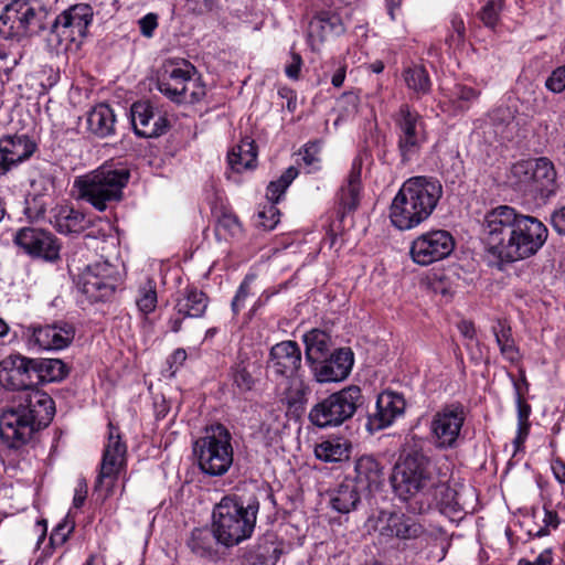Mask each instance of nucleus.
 Wrapping results in <instances>:
<instances>
[{
	"mask_svg": "<svg viewBox=\"0 0 565 565\" xmlns=\"http://www.w3.org/2000/svg\"><path fill=\"white\" fill-rule=\"evenodd\" d=\"M482 227L488 252L507 263L535 255L548 235L547 227L539 218L510 205H499L488 211Z\"/></svg>",
	"mask_w": 565,
	"mask_h": 565,
	"instance_id": "1",
	"label": "nucleus"
},
{
	"mask_svg": "<svg viewBox=\"0 0 565 565\" xmlns=\"http://www.w3.org/2000/svg\"><path fill=\"white\" fill-rule=\"evenodd\" d=\"M55 413L52 397L40 390L28 392L22 402L0 416V439L9 449L25 446L40 429L46 427Z\"/></svg>",
	"mask_w": 565,
	"mask_h": 565,
	"instance_id": "2",
	"label": "nucleus"
},
{
	"mask_svg": "<svg viewBox=\"0 0 565 565\" xmlns=\"http://www.w3.org/2000/svg\"><path fill=\"white\" fill-rule=\"evenodd\" d=\"M441 194L437 180L427 177L406 180L390 206L392 225L399 231L415 228L430 216Z\"/></svg>",
	"mask_w": 565,
	"mask_h": 565,
	"instance_id": "3",
	"label": "nucleus"
},
{
	"mask_svg": "<svg viewBox=\"0 0 565 565\" xmlns=\"http://www.w3.org/2000/svg\"><path fill=\"white\" fill-rule=\"evenodd\" d=\"M258 509L256 499L245 505L239 498L224 497L213 510L212 529L216 542L230 547L250 537Z\"/></svg>",
	"mask_w": 565,
	"mask_h": 565,
	"instance_id": "4",
	"label": "nucleus"
},
{
	"mask_svg": "<svg viewBox=\"0 0 565 565\" xmlns=\"http://www.w3.org/2000/svg\"><path fill=\"white\" fill-rule=\"evenodd\" d=\"M128 180L129 171L125 168L100 167L76 177L73 188L78 200L85 201L97 211L103 212L109 204L121 200L122 190Z\"/></svg>",
	"mask_w": 565,
	"mask_h": 565,
	"instance_id": "5",
	"label": "nucleus"
},
{
	"mask_svg": "<svg viewBox=\"0 0 565 565\" xmlns=\"http://www.w3.org/2000/svg\"><path fill=\"white\" fill-rule=\"evenodd\" d=\"M391 483L395 494L403 501L416 495L426 497L436 484L430 458L422 449L409 450L394 466Z\"/></svg>",
	"mask_w": 565,
	"mask_h": 565,
	"instance_id": "6",
	"label": "nucleus"
},
{
	"mask_svg": "<svg viewBox=\"0 0 565 565\" xmlns=\"http://www.w3.org/2000/svg\"><path fill=\"white\" fill-rule=\"evenodd\" d=\"M158 89L178 104H194L206 94L195 67L185 60L167 61L158 78Z\"/></svg>",
	"mask_w": 565,
	"mask_h": 565,
	"instance_id": "7",
	"label": "nucleus"
},
{
	"mask_svg": "<svg viewBox=\"0 0 565 565\" xmlns=\"http://www.w3.org/2000/svg\"><path fill=\"white\" fill-rule=\"evenodd\" d=\"M199 468L205 475H225L233 465L234 449L228 429L218 424L209 427L205 435L193 445Z\"/></svg>",
	"mask_w": 565,
	"mask_h": 565,
	"instance_id": "8",
	"label": "nucleus"
},
{
	"mask_svg": "<svg viewBox=\"0 0 565 565\" xmlns=\"http://www.w3.org/2000/svg\"><path fill=\"white\" fill-rule=\"evenodd\" d=\"M556 171L552 161L541 157L514 163L508 174L510 186L531 199L548 198L554 193Z\"/></svg>",
	"mask_w": 565,
	"mask_h": 565,
	"instance_id": "9",
	"label": "nucleus"
},
{
	"mask_svg": "<svg viewBox=\"0 0 565 565\" xmlns=\"http://www.w3.org/2000/svg\"><path fill=\"white\" fill-rule=\"evenodd\" d=\"M93 9L89 4L78 3L60 13L49 35L50 45L56 52L77 51L87 35L93 21Z\"/></svg>",
	"mask_w": 565,
	"mask_h": 565,
	"instance_id": "10",
	"label": "nucleus"
},
{
	"mask_svg": "<svg viewBox=\"0 0 565 565\" xmlns=\"http://www.w3.org/2000/svg\"><path fill=\"white\" fill-rule=\"evenodd\" d=\"M301 366V350L295 341H282L275 344L269 352L268 369L277 376L289 379L288 402H300L309 387L297 376Z\"/></svg>",
	"mask_w": 565,
	"mask_h": 565,
	"instance_id": "11",
	"label": "nucleus"
},
{
	"mask_svg": "<svg viewBox=\"0 0 565 565\" xmlns=\"http://www.w3.org/2000/svg\"><path fill=\"white\" fill-rule=\"evenodd\" d=\"M361 402L360 387L350 385L315 405L309 418L318 427L339 426L354 415Z\"/></svg>",
	"mask_w": 565,
	"mask_h": 565,
	"instance_id": "12",
	"label": "nucleus"
},
{
	"mask_svg": "<svg viewBox=\"0 0 565 565\" xmlns=\"http://www.w3.org/2000/svg\"><path fill=\"white\" fill-rule=\"evenodd\" d=\"M465 422L466 409L459 403L449 404L438 409L429 423V436L434 447L438 450L457 448Z\"/></svg>",
	"mask_w": 565,
	"mask_h": 565,
	"instance_id": "13",
	"label": "nucleus"
},
{
	"mask_svg": "<svg viewBox=\"0 0 565 565\" xmlns=\"http://www.w3.org/2000/svg\"><path fill=\"white\" fill-rule=\"evenodd\" d=\"M397 148L403 162L414 159L427 141L426 126L422 116L403 104L395 117Z\"/></svg>",
	"mask_w": 565,
	"mask_h": 565,
	"instance_id": "14",
	"label": "nucleus"
},
{
	"mask_svg": "<svg viewBox=\"0 0 565 565\" xmlns=\"http://www.w3.org/2000/svg\"><path fill=\"white\" fill-rule=\"evenodd\" d=\"M43 11L26 0H13L0 14V36L21 39L42 28Z\"/></svg>",
	"mask_w": 565,
	"mask_h": 565,
	"instance_id": "15",
	"label": "nucleus"
},
{
	"mask_svg": "<svg viewBox=\"0 0 565 565\" xmlns=\"http://www.w3.org/2000/svg\"><path fill=\"white\" fill-rule=\"evenodd\" d=\"M120 281L117 267L108 262L87 265L78 275L77 288L90 302L111 297Z\"/></svg>",
	"mask_w": 565,
	"mask_h": 565,
	"instance_id": "16",
	"label": "nucleus"
},
{
	"mask_svg": "<svg viewBox=\"0 0 565 565\" xmlns=\"http://www.w3.org/2000/svg\"><path fill=\"white\" fill-rule=\"evenodd\" d=\"M455 249V238L445 230H431L418 235L409 247L412 260L428 266L447 258Z\"/></svg>",
	"mask_w": 565,
	"mask_h": 565,
	"instance_id": "17",
	"label": "nucleus"
},
{
	"mask_svg": "<svg viewBox=\"0 0 565 565\" xmlns=\"http://www.w3.org/2000/svg\"><path fill=\"white\" fill-rule=\"evenodd\" d=\"M126 445L121 443L117 428L109 424L108 440L104 449L96 490L105 489V495L111 492L118 472L124 465Z\"/></svg>",
	"mask_w": 565,
	"mask_h": 565,
	"instance_id": "18",
	"label": "nucleus"
},
{
	"mask_svg": "<svg viewBox=\"0 0 565 565\" xmlns=\"http://www.w3.org/2000/svg\"><path fill=\"white\" fill-rule=\"evenodd\" d=\"M75 337L73 324L63 322L29 328L26 343L32 350L57 351L67 348Z\"/></svg>",
	"mask_w": 565,
	"mask_h": 565,
	"instance_id": "19",
	"label": "nucleus"
},
{
	"mask_svg": "<svg viewBox=\"0 0 565 565\" xmlns=\"http://www.w3.org/2000/svg\"><path fill=\"white\" fill-rule=\"evenodd\" d=\"M0 385L6 390L31 392L35 385V372L32 359L10 354L0 361Z\"/></svg>",
	"mask_w": 565,
	"mask_h": 565,
	"instance_id": "20",
	"label": "nucleus"
},
{
	"mask_svg": "<svg viewBox=\"0 0 565 565\" xmlns=\"http://www.w3.org/2000/svg\"><path fill=\"white\" fill-rule=\"evenodd\" d=\"M13 241L32 257H42L45 260L58 258L60 246L54 236L44 230L23 227L17 232Z\"/></svg>",
	"mask_w": 565,
	"mask_h": 565,
	"instance_id": "21",
	"label": "nucleus"
},
{
	"mask_svg": "<svg viewBox=\"0 0 565 565\" xmlns=\"http://www.w3.org/2000/svg\"><path fill=\"white\" fill-rule=\"evenodd\" d=\"M405 407L403 395L392 391L382 392L377 396L374 412L367 417L366 428L370 431H377L391 426L403 416Z\"/></svg>",
	"mask_w": 565,
	"mask_h": 565,
	"instance_id": "22",
	"label": "nucleus"
},
{
	"mask_svg": "<svg viewBox=\"0 0 565 565\" xmlns=\"http://www.w3.org/2000/svg\"><path fill=\"white\" fill-rule=\"evenodd\" d=\"M353 353L348 348L335 350L312 366L316 380L320 383L340 382L348 377L353 366Z\"/></svg>",
	"mask_w": 565,
	"mask_h": 565,
	"instance_id": "23",
	"label": "nucleus"
},
{
	"mask_svg": "<svg viewBox=\"0 0 565 565\" xmlns=\"http://www.w3.org/2000/svg\"><path fill=\"white\" fill-rule=\"evenodd\" d=\"M130 116L134 130L139 137L153 138L166 131V118L156 114L149 102L134 103L130 108Z\"/></svg>",
	"mask_w": 565,
	"mask_h": 565,
	"instance_id": "24",
	"label": "nucleus"
},
{
	"mask_svg": "<svg viewBox=\"0 0 565 565\" xmlns=\"http://www.w3.org/2000/svg\"><path fill=\"white\" fill-rule=\"evenodd\" d=\"M343 32L344 25L338 14L321 12L309 23L308 43L312 51H319L327 40Z\"/></svg>",
	"mask_w": 565,
	"mask_h": 565,
	"instance_id": "25",
	"label": "nucleus"
},
{
	"mask_svg": "<svg viewBox=\"0 0 565 565\" xmlns=\"http://www.w3.org/2000/svg\"><path fill=\"white\" fill-rule=\"evenodd\" d=\"M355 486L369 492L377 490L383 483V468L372 456L360 457L354 466Z\"/></svg>",
	"mask_w": 565,
	"mask_h": 565,
	"instance_id": "26",
	"label": "nucleus"
},
{
	"mask_svg": "<svg viewBox=\"0 0 565 565\" xmlns=\"http://www.w3.org/2000/svg\"><path fill=\"white\" fill-rule=\"evenodd\" d=\"M206 295L194 288H185L177 298L174 309L182 318H201L207 308Z\"/></svg>",
	"mask_w": 565,
	"mask_h": 565,
	"instance_id": "27",
	"label": "nucleus"
},
{
	"mask_svg": "<svg viewBox=\"0 0 565 565\" xmlns=\"http://www.w3.org/2000/svg\"><path fill=\"white\" fill-rule=\"evenodd\" d=\"M86 124L90 134L105 138L115 132L116 116L109 105L102 103L87 113Z\"/></svg>",
	"mask_w": 565,
	"mask_h": 565,
	"instance_id": "28",
	"label": "nucleus"
},
{
	"mask_svg": "<svg viewBox=\"0 0 565 565\" xmlns=\"http://www.w3.org/2000/svg\"><path fill=\"white\" fill-rule=\"evenodd\" d=\"M423 527L419 523L405 514L392 513L381 529V534L399 540H411L420 535Z\"/></svg>",
	"mask_w": 565,
	"mask_h": 565,
	"instance_id": "29",
	"label": "nucleus"
},
{
	"mask_svg": "<svg viewBox=\"0 0 565 565\" xmlns=\"http://www.w3.org/2000/svg\"><path fill=\"white\" fill-rule=\"evenodd\" d=\"M227 161L231 169L235 172L254 169L257 162V149L254 140L245 138L233 147L228 152Z\"/></svg>",
	"mask_w": 565,
	"mask_h": 565,
	"instance_id": "30",
	"label": "nucleus"
},
{
	"mask_svg": "<svg viewBox=\"0 0 565 565\" xmlns=\"http://www.w3.org/2000/svg\"><path fill=\"white\" fill-rule=\"evenodd\" d=\"M352 445L349 440L334 437L329 438L315 447L316 457L324 462H341L350 458Z\"/></svg>",
	"mask_w": 565,
	"mask_h": 565,
	"instance_id": "31",
	"label": "nucleus"
},
{
	"mask_svg": "<svg viewBox=\"0 0 565 565\" xmlns=\"http://www.w3.org/2000/svg\"><path fill=\"white\" fill-rule=\"evenodd\" d=\"M0 142L13 167L28 160L36 149V143L25 135L4 137Z\"/></svg>",
	"mask_w": 565,
	"mask_h": 565,
	"instance_id": "32",
	"label": "nucleus"
},
{
	"mask_svg": "<svg viewBox=\"0 0 565 565\" xmlns=\"http://www.w3.org/2000/svg\"><path fill=\"white\" fill-rule=\"evenodd\" d=\"M306 344V359L313 366L321 362L331 349L332 342L330 335L319 329H313L303 335Z\"/></svg>",
	"mask_w": 565,
	"mask_h": 565,
	"instance_id": "33",
	"label": "nucleus"
},
{
	"mask_svg": "<svg viewBox=\"0 0 565 565\" xmlns=\"http://www.w3.org/2000/svg\"><path fill=\"white\" fill-rule=\"evenodd\" d=\"M426 497L431 498L443 513H456L463 510L459 493L436 478V484Z\"/></svg>",
	"mask_w": 565,
	"mask_h": 565,
	"instance_id": "34",
	"label": "nucleus"
},
{
	"mask_svg": "<svg viewBox=\"0 0 565 565\" xmlns=\"http://www.w3.org/2000/svg\"><path fill=\"white\" fill-rule=\"evenodd\" d=\"M492 332L495 342L500 349L501 355L510 363L516 364L521 354L512 338L511 327L504 320H497L492 326Z\"/></svg>",
	"mask_w": 565,
	"mask_h": 565,
	"instance_id": "35",
	"label": "nucleus"
},
{
	"mask_svg": "<svg viewBox=\"0 0 565 565\" xmlns=\"http://www.w3.org/2000/svg\"><path fill=\"white\" fill-rule=\"evenodd\" d=\"M87 224L84 213L68 206L60 207L54 216V226L62 234L81 233Z\"/></svg>",
	"mask_w": 565,
	"mask_h": 565,
	"instance_id": "36",
	"label": "nucleus"
},
{
	"mask_svg": "<svg viewBox=\"0 0 565 565\" xmlns=\"http://www.w3.org/2000/svg\"><path fill=\"white\" fill-rule=\"evenodd\" d=\"M32 366L35 372V385L60 381L67 374L66 365L60 359H32Z\"/></svg>",
	"mask_w": 565,
	"mask_h": 565,
	"instance_id": "37",
	"label": "nucleus"
},
{
	"mask_svg": "<svg viewBox=\"0 0 565 565\" xmlns=\"http://www.w3.org/2000/svg\"><path fill=\"white\" fill-rule=\"evenodd\" d=\"M480 95L481 92L479 89L466 84L456 83L448 89L446 97L455 113H463L471 108Z\"/></svg>",
	"mask_w": 565,
	"mask_h": 565,
	"instance_id": "38",
	"label": "nucleus"
},
{
	"mask_svg": "<svg viewBox=\"0 0 565 565\" xmlns=\"http://www.w3.org/2000/svg\"><path fill=\"white\" fill-rule=\"evenodd\" d=\"M402 77L406 87L416 96L419 97L430 92L431 82L427 70L423 65L411 64L405 66Z\"/></svg>",
	"mask_w": 565,
	"mask_h": 565,
	"instance_id": "39",
	"label": "nucleus"
},
{
	"mask_svg": "<svg viewBox=\"0 0 565 565\" xmlns=\"http://www.w3.org/2000/svg\"><path fill=\"white\" fill-rule=\"evenodd\" d=\"M359 488L352 483H342L330 497L331 508L339 513H349L360 501Z\"/></svg>",
	"mask_w": 565,
	"mask_h": 565,
	"instance_id": "40",
	"label": "nucleus"
},
{
	"mask_svg": "<svg viewBox=\"0 0 565 565\" xmlns=\"http://www.w3.org/2000/svg\"><path fill=\"white\" fill-rule=\"evenodd\" d=\"M135 302L142 315L153 312L158 303L156 281L146 277L138 286Z\"/></svg>",
	"mask_w": 565,
	"mask_h": 565,
	"instance_id": "41",
	"label": "nucleus"
},
{
	"mask_svg": "<svg viewBox=\"0 0 565 565\" xmlns=\"http://www.w3.org/2000/svg\"><path fill=\"white\" fill-rule=\"evenodd\" d=\"M213 530L195 529L188 542L191 551L200 557H213L216 554Z\"/></svg>",
	"mask_w": 565,
	"mask_h": 565,
	"instance_id": "42",
	"label": "nucleus"
},
{
	"mask_svg": "<svg viewBox=\"0 0 565 565\" xmlns=\"http://www.w3.org/2000/svg\"><path fill=\"white\" fill-rule=\"evenodd\" d=\"M284 427V414L281 409H268L263 418L259 427V434L262 435L264 443L267 446L273 445L277 441L280 431Z\"/></svg>",
	"mask_w": 565,
	"mask_h": 565,
	"instance_id": "43",
	"label": "nucleus"
},
{
	"mask_svg": "<svg viewBox=\"0 0 565 565\" xmlns=\"http://www.w3.org/2000/svg\"><path fill=\"white\" fill-rule=\"evenodd\" d=\"M359 104L360 98L355 93L347 92L342 94L337 100L335 110L338 118L334 124L354 118L359 111Z\"/></svg>",
	"mask_w": 565,
	"mask_h": 565,
	"instance_id": "44",
	"label": "nucleus"
},
{
	"mask_svg": "<svg viewBox=\"0 0 565 565\" xmlns=\"http://www.w3.org/2000/svg\"><path fill=\"white\" fill-rule=\"evenodd\" d=\"M298 175V170L294 167H289L278 180L271 181L266 191V198L270 203H277L284 195L287 188Z\"/></svg>",
	"mask_w": 565,
	"mask_h": 565,
	"instance_id": "45",
	"label": "nucleus"
},
{
	"mask_svg": "<svg viewBox=\"0 0 565 565\" xmlns=\"http://www.w3.org/2000/svg\"><path fill=\"white\" fill-rule=\"evenodd\" d=\"M320 151L321 145L318 141L306 143L299 151L303 164L308 168V172L320 169Z\"/></svg>",
	"mask_w": 565,
	"mask_h": 565,
	"instance_id": "46",
	"label": "nucleus"
},
{
	"mask_svg": "<svg viewBox=\"0 0 565 565\" xmlns=\"http://www.w3.org/2000/svg\"><path fill=\"white\" fill-rule=\"evenodd\" d=\"M503 0H487L480 11V19L488 28H494L499 22Z\"/></svg>",
	"mask_w": 565,
	"mask_h": 565,
	"instance_id": "47",
	"label": "nucleus"
},
{
	"mask_svg": "<svg viewBox=\"0 0 565 565\" xmlns=\"http://www.w3.org/2000/svg\"><path fill=\"white\" fill-rule=\"evenodd\" d=\"M216 234L223 236H237L241 233L238 218L231 213H223L216 223Z\"/></svg>",
	"mask_w": 565,
	"mask_h": 565,
	"instance_id": "48",
	"label": "nucleus"
},
{
	"mask_svg": "<svg viewBox=\"0 0 565 565\" xmlns=\"http://www.w3.org/2000/svg\"><path fill=\"white\" fill-rule=\"evenodd\" d=\"M360 188L352 185H343L339 192V201L344 211H353L360 202Z\"/></svg>",
	"mask_w": 565,
	"mask_h": 565,
	"instance_id": "49",
	"label": "nucleus"
},
{
	"mask_svg": "<svg viewBox=\"0 0 565 565\" xmlns=\"http://www.w3.org/2000/svg\"><path fill=\"white\" fill-rule=\"evenodd\" d=\"M73 532V525L66 521L63 520L60 522L52 531L50 536V544L53 547L62 546L70 537L71 533Z\"/></svg>",
	"mask_w": 565,
	"mask_h": 565,
	"instance_id": "50",
	"label": "nucleus"
},
{
	"mask_svg": "<svg viewBox=\"0 0 565 565\" xmlns=\"http://www.w3.org/2000/svg\"><path fill=\"white\" fill-rule=\"evenodd\" d=\"M140 34L146 39H151L159 25V15L149 12L137 21Z\"/></svg>",
	"mask_w": 565,
	"mask_h": 565,
	"instance_id": "51",
	"label": "nucleus"
},
{
	"mask_svg": "<svg viewBox=\"0 0 565 565\" xmlns=\"http://www.w3.org/2000/svg\"><path fill=\"white\" fill-rule=\"evenodd\" d=\"M275 204L276 203H270L268 206H265L264 210L258 213L259 225L264 230H274L277 223L279 222V211Z\"/></svg>",
	"mask_w": 565,
	"mask_h": 565,
	"instance_id": "52",
	"label": "nucleus"
},
{
	"mask_svg": "<svg viewBox=\"0 0 565 565\" xmlns=\"http://www.w3.org/2000/svg\"><path fill=\"white\" fill-rule=\"evenodd\" d=\"M253 282V277L246 276L242 284L239 285L236 295L232 301V309L235 313H237L245 303V300L250 295V285Z\"/></svg>",
	"mask_w": 565,
	"mask_h": 565,
	"instance_id": "53",
	"label": "nucleus"
},
{
	"mask_svg": "<svg viewBox=\"0 0 565 565\" xmlns=\"http://www.w3.org/2000/svg\"><path fill=\"white\" fill-rule=\"evenodd\" d=\"M186 8L194 14H206L218 8L220 0H185Z\"/></svg>",
	"mask_w": 565,
	"mask_h": 565,
	"instance_id": "54",
	"label": "nucleus"
},
{
	"mask_svg": "<svg viewBox=\"0 0 565 565\" xmlns=\"http://www.w3.org/2000/svg\"><path fill=\"white\" fill-rule=\"evenodd\" d=\"M233 380L235 385L241 391L244 392L252 390V387L254 386V379L252 376V373L245 366L242 365L236 366L233 374Z\"/></svg>",
	"mask_w": 565,
	"mask_h": 565,
	"instance_id": "55",
	"label": "nucleus"
},
{
	"mask_svg": "<svg viewBox=\"0 0 565 565\" xmlns=\"http://www.w3.org/2000/svg\"><path fill=\"white\" fill-rule=\"evenodd\" d=\"M545 86L553 93H562L565 89V65L552 72L545 82Z\"/></svg>",
	"mask_w": 565,
	"mask_h": 565,
	"instance_id": "56",
	"label": "nucleus"
},
{
	"mask_svg": "<svg viewBox=\"0 0 565 565\" xmlns=\"http://www.w3.org/2000/svg\"><path fill=\"white\" fill-rule=\"evenodd\" d=\"M363 159L358 156L353 159L351 170L348 177L347 185L358 186L361 189V173H362Z\"/></svg>",
	"mask_w": 565,
	"mask_h": 565,
	"instance_id": "57",
	"label": "nucleus"
},
{
	"mask_svg": "<svg viewBox=\"0 0 565 565\" xmlns=\"http://www.w3.org/2000/svg\"><path fill=\"white\" fill-rule=\"evenodd\" d=\"M544 527L536 532V536L541 537L550 533V529H556L559 524L558 515L555 511L544 509Z\"/></svg>",
	"mask_w": 565,
	"mask_h": 565,
	"instance_id": "58",
	"label": "nucleus"
},
{
	"mask_svg": "<svg viewBox=\"0 0 565 565\" xmlns=\"http://www.w3.org/2000/svg\"><path fill=\"white\" fill-rule=\"evenodd\" d=\"M527 434H529L527 412L523 413V411H520L518 436L514 439V444H515L516 448H519V446L524 443Z\"/></svg>",
	"mask_w": 565,
	"mask_h": 565,
	"instance_id": "59",
	"label": "nucleus"
},
{
	"mask_svg": "<svg viewBox=\"0 0 565 565\" xmlns=\"http://www.w3.org/2000/svg\"><path fill=\"white\" fill-rule=\"evenodd\" d=\"M291 60H292L291 63L286 66L285 73L289 78L298 79L302 60H301L300 55L297 53L291 54Z\"/></svg>",
	"mask_w": 565,
	"mask_h": 565,
	"instance_id": "60",
	"label": "nucleus"
},
{
	"mask_svg": "<svg viewBox=\"0 0 565 565\" xmlns=\"http://www.w3.org/2000/svg\"><path fill=\"white\" fill-rule=\"evenodd\" d=\"M552 561V551L546 548L539 554L535 561L520 559L518 565H551Z\"/></svg>",
	"mask_w": 565,
	"mask_h": 565,
	"instance_id": "61",
	"label": "nucleus"
},
{
	"mask_svg": "<svg viewBox=\"0 0 565 565\" xmlns=\"http://www.w3.org/2000/svg\"><path fill=\"white\" fill-rule=\"evenodd\" d=\"M87 497V484L85 480H78L77 486L75 488V493L73 498V504L75 508H81Z\"/></svg>",
	"mask_w": 565,
	"mask_h": 565,
	"instance_id": "62",
	"label": "nucleus"
},
{
	"mask_svg": "<svg viewBox=\"0 0 565 565\" xmlns=\"http://www.w3.org/2000/svg\"><path fill=\"white\" fill-rule=\"evenodd\" d=\"M552 225L558 234L565 235V206L553 213Z\"/></svg>",
	"mask_w": 565,
	"mask_h": 565,
	"instance_id": "63",
	"label": "nucleus"
},
{
	"mask_svg": "<svg viewBox=\"0 0 565 565\" xmlns=\"http://www.w3.org/2000/svg\"><path fill=\"white\" fill-rule=\"evenodd\" d=\"M451 26H452V31H454V33L451 34V39L454 41L461 42L463 40L465 33H466L463 20L460 18H454L451 21Z\"/></svg>",
	"mask_w": 565,
	"mask_h": 565,
	"instance_id": "64",
	"label": "nucleus"
}]
</instances>
